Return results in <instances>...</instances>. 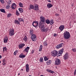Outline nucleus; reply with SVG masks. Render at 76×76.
Instances as JSON below:
<instances>
[{"instance_id":"37998d69","label":"nucleus","mask_w":76,"mask_h":76,"mask_svg":"<svg viewBox=\"0 0 76 76\" xmlns=\"http://www.w3.org/2000/svg\"><path fill=\"white\" fill-rule=\"evenodd\" d=\"M18 53V51H15L14 53V55H15Z\"/></svg>"},{"instance_id":"f03ea898","label":"nucleus","mask_w":76,"mask_h":76,"mask_svg":"<svg viewBox=\"0 0 76 76\" xmlns=\"http://www.w3.org/2000/svg\"><path fill=\"white\" fill-rule=\"evenodd\" d=\"M39 28H41V30L42 32H46L48 31V28L46 27H44V25L43 24L39 25Z\"/></svg>"},{"instance_id":"f257e3e1","label":"nucleus","mask_w":76,"mask_h":76,"mask_svg":"<svg viewBox=\"0 0 76 76\" xmlns=\"http://www.w3.org/2000/svg\"><path fill=\"white\" fill-rule=\"evenodd\" d=\"M70 37V35L69 32L67 31H65L64 33V38L65 39H69Z\"/></svg>"},{"instance_id":"dca6fc26","label":"nucleus","mask_w":76,"mask_h":76,"mask_svg":"<svg viewBox=\"0 0 76 76\" xmlns=\"http://www.w3.org/2000/svg\"><path fill=\"white\" fill-rule=\"evenodd\" d=\"M7 41H8V38L7 37L4 38V43L7 42Z\"/></svg>"},{"instance_id":"4be33fe9","label":"nucleus","mask_w":76,"mask_h":76,"mask_svg":"<svg viewBox=\"0 0 76 76\" xmlns=\"http://www.w3.org/2000/svg\"><path fill=\"white\" fill-rule=\"evenodd\" d=\"M46 71L48 72H50V73H54V72L52 71L50 69H46Z\"/></svg>"},{"instance_id":"6e6d98bb","label":"nucleus","mask_w":76,"mask_h":76,"mask_svg":"<svg viewBox=\"0 0 76 76\" xmlns=\"http://www.w3.org/2000/svg\"><path fill=\"white\" fill-rule=\"evenodd\" d=\"M1 63V61H0V64Z\"/></svg>"},{"instance_id":"c756f323","label":"nucleus","mask_w":76,"mask_h":76,"mask_svg":"<svg viewBox=\"0 0 76 76\" xmlns=\"http://www.w3.org/2000/svg\"><path fill=\"white\" fill-rule=\"evenodd\" d=\"M20 14V13H19V12L18 11V10H17L16 12V15L17 16H19Z\"/></svg>"},{"instance_id":"864d4df0","label":"nucleus","mask_w":76,"mask_h":76,"mask_svg":"<svg viewBox=\"0 0 76 76\" xmlns=\"http://www.w3.org/2000/svg\"><path fill=\"white\" fill-rule=\"evenodd\" d=\"M18 75H20V73H18Z\"/></svg>"},{"instance_id":"79ce46f5","label":"nucleus","mask_w":76,"mask_h":76,"mask_svg":"<svg viewBox=\"0 0 76 76\" xmlns=\"http://www.w3.org/2000/svg\"><path fill=\"white\" fill-rule=\"evenodd\" d=\"M29 33L31 35H33V31H30Z\"/></svg>"},{"instance_id":"6ab92c4d","label":"nucleus","mask_w":76,"mask_h":76,"mask_svg":"<svg viewBox=\"0 0 76 76\" xmlns=\"http://www.w3.org/2000/svg\"><path fill=\"white\" fill-rule=\"evenodd\" d=\"M14 23L15 24H18V25H20V23L19 22L18 20H15L14 21Z\"/></svg>"},{"instance_id":"473e14b6","label":"nucleus","mask_w":76,"mask_h":76,"mask_svg":"<svg viewBox=\"0 0 76 76\" xmlns=\"http://www.w3.org/2000/svg\"><path fill=\"white\" fill-rule=\"evenodd\" d=\"M27 39H28L27 38V37H26V36H25L23 39V40H24V41H26Z\"/></svg>"},{"instance_id":"58836bf2","label":"nucleus","mask_w":76,"mask_h":76,"mask_svg":"<svg viewBox=\"0 0 76 76\" xmlns=\"http://www.w3.org/2000/svg\"><path fill=\"white\" fill-rule=\"evenodd\" d=\"M12 0H9L8 2H7V4H10L11 3V1Z\"/></svg>"},{"instance_id":"5701e85b","label":"nucleus","mask_w":76,"mask_h":76,"mask_svg":"<svg viewBox=\"0 0 76 76\" xmlns=\"http://www.w3.org/2000/svg\"><path fill=\"white\" fill-rule=\"evenodd\" d=\"M10 4H7L6 6V9H9L10 8Z\"/></svg>"},{"instance_id":"a211bd4d","label":"nucleus","mask_w":76,"mask_h":76,"mask_svg":"<svg viewBox=\"0 0 76 76\" xmlns=\"http://www.w3.org/2000/svg\"><path fill=\"white\" fill-rule=\"evenodd\" d=\"M19 57L20 58H25V55H23V54L21 53L20 54Z\"/></svg>"},{"instance_id":"72a5a7b5","label":"nucleus","mask_w":76,"mask_h":76,"mask_svg":"<svg viewBox=\"0 0 76 76\" xmlns=\"http://www.w3.org/2000/svg\"><path fill=\"white\" fill-rule=\"evenodd\" d=\"M43 45H45V46H47L48 45V44H47V42H44L43 43Z\"/></svg>"},{"instance_id":"c85d7f7f","label":"nucleus","mask_w":76,"mask_h":76,"mask_svg":"<svg viewBox=\"0 0 76 76\" xmlns=\"http://www.w3.org/2000/svg\"><path fill=\"white\" fill-rule=\"evenodd\" d=\"M0 10L1 12H2L3 13H6V12H5V10L4 9H0Z\"/></svg>"},{"instance_id":"9b49d317","label":"nucleus","mask_w":76,"mask_h":76,"mask_svg":"<svg viewBox=\"0 0 76 76\" xmlns=\"http://www.w3.org/2000/svg\"><path fill=\"white\" fill-rule=\"evenodd\" d=\"M16 7V5L15 3H13L12 4V5L11 6V8L12 9H15Z\"/></svg>"},{"instance_id":"c03bdc74","label":"nucleus","mask_w":76,"mask_h":76,"mask_svg":"<svg viewBox=\"0 0 76 76\" xmlns=\"http://www.w3.org/2000/svg\"><path fill=\"white\" fill-rule=\"evenodd\" d=\"M29 70V68H26V71L27 72H28Z\"/></svg>"},{"instance_id":"09e8293b","label":"nucleus","mask_w":76,"mask_h":76,"mask_svg":"<svg viewBox=\"0 0 76 76\" xmlns=\"http://www.w3.org/2000/svg\"><path fill=\"white\" fill-rule=\"evenodd\" d=\"M34 53V50H33L31 52V53H32V54H33Z\"/></svg>"},{"instance_id":"aec40b11","label":"nucleus","mask_w":76,"mask_h":76,"mask_svg":"<svg viewBox=\"0 0 76 76\" xmlns=\"http://www.w3.org/2000/svg\"><path fill=\"white\" fill-rule=\"evenodd\" d=\"M47 6L48 7V8H51V7L53 6V5H52V4H51L50 3H49L47 4Z\"/></svg>"},{"instance_id":"de8ad7c7","label":"nucleus","mask_w":76,"mask_h":76,"mask_svg":"<svg viewBox=\"0 0 76 76\" xmlns=\"http://www.w3.org/2000/svg\"><path fill=\"white\" fill-rule=\"evenodd\" d=\"M53 35H54V37H57V34H54Z\"/></svg>"},{"instance_id":"5fc2aeb1","label":"nucleus","mask_w":76,"mask_h":76,"mask_svg":"<svg viewBox=\"0 0 76 76\" xmlns=\"http://www.w3.org/2000/svg\"><path fill=\"white\" fill-rule=\"evenodd\" d=\"M21 70L23 71V69H21Z\"/></svg>"},{"instance_id":"f704fd0d","label":"nucleus","mask_w":76,"mask_h":76,"mask_svg":"<svg viewBox=\"0 0 76 76\" xmlns=\"http://www.w3.org/2000/svg\"><path fill=\"white\" fill-rule=\"evenodd\" d=\"M19 4L20 7H23V4L20 2L19 3Z\"/></svg>"},{"instance_id":"b1692460","label":"nucleus","mask_w":76,"mask_h":76,"mask_svg":"<svg viewBox=\"0 0 76 76\" xmlns=\"http://www.w3.org/2000/svg\"><path fill=\"white\" fill-rule=\"evenodd\" d=\"M51 63V61L49 60L48 61H47L46 64H48V65H49V64H50Z\"/></svg>"},{"instance_id":"603ef678","label":"nucleus","mask_w":76,"mask_h":76,"mask_svg":"<svg viewBox=\"0 0 76 76\" xmlns=\"http://www.w3.org/2000/svg\"><path fill=\"white\" fill-rule=\"evenodd\" d=\"M40 76H44V75H40Z\"/></svg>"},{"instance_id":"393cba45","label":"nucleus","mask_w":76,"mask_h":76,"mask_svg":"<svg viewBox=\"0 0 76 76\" xmlns=\"http://www.w3.org/2000/svg\"><path fill=\"white\" fill-rule=\"evenodd\" d=\"M29 7H30V8H29V9H30V10H31V9H34V6H33V5H32V4H31L29 5Z\"/></svg>"},{"instance_id":"7c9ffc66","label":"nucleus","mask_w":76,"mask_h":76,"mask_svg":"<svg viewBox=\"0 0 76 76\" xmlns=\"http://www.w3.org/2000/svg\"><path fill=\"white\" fill-rule=\"evenodd\" d=\"M18 10L20 11V13H22V12H23V9L22 8H19L18 9Z\"/></svg>"},{"instance_id":"ea45409f","label":"nucleus","mask_w":76,"mask_h":76,"mask_svg":"<svg viewBox=\"0 0 76 76\" xmlns=\"http://www.w3.org/2000/svg\"><path fill=\"white\" fill-rule=\"evenodd\" d=\"M72 51L73 52H76V48H74L73 49H72Z\"/></svg>"},{"instance_id":"e433bc0d","label":"nucleus","mask_w":76,"mask_h":76,"mask_svg":"<svg viewBox=\"0 0 76 76\" xmlns=\"http://www.w3.org/2000/svg\"><path fill=\"white\" fill-rule=\"evenodd\" d=\"M6 50H7V49L6 48V47L3 48V53H4V51H6Z\"/></svg>"},{"instance_id":"a19ab883","label":"nucleus","mask_w":76,"mask_h":76,"mask_svg":"<svg viewBox=\"0 0 76 76\" xmlns=\"http://www.w3.org/2000/svg\"><path fill=\"white\" fill-rule=\"evenodd\" d=\"M11 16V14L9 13V14H8L7 15V18H10V16Z\"/></svg>"},{"instance_id":"9d476101","label":"nucleus","mask_w":76,"mask_h":76,"mask_svg":"<svg viewBox=\"0 0 76 76\" xmlns=\"http://www.w3.org/2000/svg\"><path fill=\"white\" fill-rule=\"evenodd\" d=\"M64 29V25H61L59 27V29L61 32L63 31Z\"/></svg>"},{"instance_id":"7ed1b4c3","label":"nucleus","mask_w":76,"mask_h":76,"mask_svg":"<svg viewBox=\"0 0 76 76\" xmlns=\"http://www.w3.org/2000/svg\"><path fill=\"white\" fill-rule=\"evenodd\" d=\"M40 21H39V25H43V22H45V18L43 16L40 17Z\"/></svg>"},{"instance_id":"2f4dec72","label":"nucleus","mask_w":76,"mask_h":76,"mask_svg":"<svg viewBox=\"0 0 76 76\" xmlns=\"http://www.w3.org/2000/svg\"><path fill=\"white\" fill-rule=\"evenodd\" d=\"M45 22L46 23L49 24L50 23V20L49 19H47L45 20Z\"/></svg>"},{"instance_id":"0eeeda50","label":"nucleus","mask_w":76,"mask_h":76,"mask_svg":"<svg viewBox=\"0 0 76 76\" xmlns=\"http://www.w3.org/2000/svg\"><path fill=\"white\" fill-rule=\"evenodd\" d=\"M60 60L59 59H56L55 60V65L56 66H58L61 63Z\"/></svg>"},{"instance_id":"1a4fd4ad","label":"nucleus","mask_w":76,"mask_h":76,"mask_svg":"<svg viewBox=\"0 0 76 76\" xmlns=\"http://www.w3.org/2000/svg\"><path fill=\"white\" fill-rule=\"evenodd\" d=\"M63 57L64 60H67V59H68V58H69V53H66L64 55Z\"/></svg>"},{"instance_id":"20e7f679","label":"nucleus","mask_w":76,"mask_h":76,"mask_svg":"<svg viewBox=\"0 0 76 76\" xmlns=\"http://www.w3.org/2000/svg\"><path fill=\"white\" fill-rule=\"evenodd\" d=\"M58 51L56 50H53L51 52L52 56L54 57H56V56L58 57Z\"/></svg>"},{"instance_id":"bb28decb","label":"nucleus","mask_w":76,"mask_h":76,"mask_svg":"<svg viewBox=\"0 0 76 76\" xmlns=\"http://www.w3.org/2000/svg\"><path fill=\"white\" fill-rule=\"evenodd\" d=\"M43 47V46H42V45H40L39 50V51H42V48Z\"/></svg>"},{"instance_id":"8fccbe9b","label":"nucleus","mask_w":76,"mask_h":76,"mask_svg":"<svg viewBox=\"0 0 76 76\" xmlns=\"http://www.w3.org/2000/svg\"><path fill=\"white\" fill-rule=\"evenodd\" d=\"M48 2H50V3H51V1H50V0H48Z\"/></svg>"},{"instance_id":"cd10ccee","label":"nucleus","mask_w":76,"mask_h":76,"mask_svg":"<svg viewBox=\"0 0 76 76\" xmlns=\"http://www.w3.org/2000/svg\"><path fill=\"white\" fill-rule=\"evenodd\" d=\"M18 21L19 22H24V20L22 18H18Z\"/></svg>"},{"instance_id":"39448f33","label":"nucleus","mask_w":76,"mask_h":76,"mask_svg":"<svg viewBox=\"0 0 76 76\" xmlns=\"http://www.w3.org/2000/svg\"><path fill=\"white\" fill-rule=\"evenodd\" d=\"M14 29L13 28H11L10 29V30L9 31V35L10 36H13V35L15 34L14 33Z\"/></svg>"},{"instance_id":"423d86ee","label":"nucleus","mask_w":76,"mask_h":76,"mask_svg":"<svg viewBox=\"0 0 76 76\" xmlns=\"http://www.w3.org/2000/svg\"><path fill=\"white\" fill-rule=\"evenodd\" d=\"M39 22L38 21H34L32 23V25L35 27V28H37V26H38V23Z\"/></svg>"},{"instance_id":"4468645a","label":"nucleus","mask_w":76,"mask_h":76,"mask_svg":"<svg viewBox=\"0 0 76 76\" xmlns=\"http://www.w3.org/2000/svg\"><path fill=\"white\" fill-rule=\"evenodd\" d=\"M24 46H25V44L23 43H21V44H20L18 45V47H19V48L20 49L23 48V47Z\"/></svg>"},{"instance_id":"412c9836","label":"nucleus","mask_w":76,"mask_h":76,"mask_svg":"<svg viewBox=\"0 0 76 76\" xmlns=\"http://www.w3.org/2000/svg\"><path fill=\"white\" fill-rule=\"evenodd\" d=\"M2 64L4 66L6 65V59H4L2 60Z\"/></svg>"},{"instance_id":"f3484780","label":"nucleus","mask_w":76,"mask_h":76,"mask_svg":"<svg viewBox=\"0 0 76 76\" xmlns=\"http://www.w3.org/2000/svg\"><path fill=\"white\" fill-rule=\"evenodd\" d=\"M38 5L36 4L35 5V7H34V10H38Z\"/></svg>"},{"instance_id":"2eb2a0df","label":"nucleus","mask_w":76,"mask_h":76,"mask_svg":"<svg viewBox=\"0 0 76 76\" xmlns=\"http://www.w3.org/2000/svg\"><path fill=\"white\" fill-rule=\"evenodd\" d=\"M63 44V43H61L59 44V45H57L56 46V48H61V47H62V46Z\"/></svg>"},{"instance_id":"ddd939ff","label":"nucleus","mask_w":76,"mask_h":76,"mask_svg":"<svg viewBox=\"0 0 76 76\" xmlns=\"http://www.w3.org/2000/svg\"><path fill=\"white\" fill-rule=\"evenodd\" d=\"M64 51V49H62L60 50L59 51V53H58V56H60L61 54H62L63 53Z\"/></svg>"},{"instance_id":"c9c22d12","label":"nucleus","mask_w":76,"mask_h":76,"mask_svg":"<svg viewBox=\"0 0 76 76\" xmlns=\"http://www.w3.org/2000/svg\"><path fill=\"white\" fill-rule=\"evenodd\" d=\"M44 59L45 61H47L48 60V58H47L46 56L44 57Z\"/></svg>"},{"instance_id":"3c124183","label":"nucleus","mask_w":76,"mask_h":76,"mask_svg":"<svg viewBox=\"0 0 76 76\" xmlns=\"http://www.w3.org/2000/svg\"><path fill=\"white\" fill-rule=\"evenodd\" d=\"M1 57H2L0 55V58H1Z\"/></svg>"},{"instance_id":"49530a36","label":"nucleus","mask_w":76,"mask_h":76,"mask_svg":"<svg viewBox=\"0 0 76 76\" xmlns=\"http://www.w3.org/2000/svg\"><path fill=\"white\" fill-rule=\"evenodd\" d=\"M26 68H29V65L28 64H27L26 65Z\"/></svg>"},{"instance_id":"a18cd8bd","label":"nucleus","mask_w":76,"mask_h":76,"mask_svg":"<svg viewBox=\"0 0 76 76\" xmlns=\"http://www.w3.org/2000/svg\"><path fill=\"white\" fill-rule=\"evenodd\" d=\"M0 1L1 3H3V4L4 3V1H3V0H0Z\"/></svg>"},{"instance_id":"a878e982","label":"nucleus","mask_w":76,"mask_h":76,"mask_svg":"<svg viewBox=\"0 0 76 76\" xmlns=\"http://www.w3.org/2000/svg\"><path fill=\"white\" fill-rule=\"evenodd\" d=\"M49 23H50V25H53L54 24V21H53V20H51L50 21Z\"/></svg>"},{"instance_id":"f8f14e48","label":"nucleus","mask_w":76,"mask_h":76,"mask_svg":"<svg viewBox=\"0 0 76 76\" xmlns=\"http://www.w3.org/2000/svg\"><path fill=\"white\" fill-rule=\"evenodd\" d=\"M29 48H30L29 47H27L23 51V53H25V52H26V53H28V51H29Z\"/></svg>"},{"instance_id":"6e6552de","label":"nucleus","mask_w":76,"mask_h":76,"mask_svg":"<svg viewBox=\"0 0 76 76\" xmlns=\"http://www.w3.org/2000/svg\"><path fill=\"white\" fill-rule=\"evenodd\" d=\"M37 38V36L34 34L31 35V39L33 41H36V39Z\"/></svg>"},{"instance_id":"4c0bfd02","label":"nucleus","mask_w":76,"mask_h":76,"mask_svg":"<svg viewBox=\"0 0 76 76\" xmlns=\"http://www.w3.org/2000/svg\"><path fill=\"white\" fill-rule=\"evenodd\" d=\"M40 62H42L43 61H44V60L43 59V58H41L39 60Z\"/></svg>"}]
</instances>
